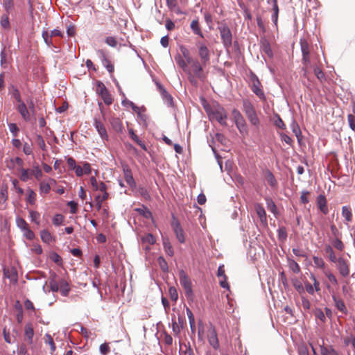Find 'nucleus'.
Wrapping results in <instances>:
<instances>
[{
    "label": "nucleus",
    "instance_id": "nucleus-1",
    "mask_svg": "<svg viewBox=\"0 0 355 355\" xmlns=\"http://www.w3.org/2000/svg\"><path fill=\"white\" fill-rule=\"evenodd\" d=\"M209 117L211 120H216L222 125H227L226 119L227 118L225 109L219 105L212 107L208 112Z\"/></svg>",
    "mask_w": 355,
    "mask_h": 355
},
{
    "label": "nucleus",
    "instance_id": "nucleus-2",
    "mask_svg": "<svg viewBox=\"0 0 355 355\" xmlns=\"http://www.w3.org/2000/svg\"><path fill=\"white\" fill-rule=\"evenodd\" d=\"M180 283L184 288L186 296L189 298L192 297L193 293L192 289V283L188 275L184 270H180L179 272Z\"/></svg>",
    "mask_w": 355,
    "mask_h": 355
},
{
    "label": "nucleus",
    "instance_id": "nucleus-3",
    "mask_svg": "<svg viewBox=\"0 0 355 355\" xmlns=\"http://www.w3.org/2000/svg\"><path fill=\"white\" fill-rule=\"evenodd\" d=\"M188 64L190 65L191 71L195 77L199 79L203 78V67L205 65H203L201 61L200 62L198 60L193 58L188 62Z\"/></svg>",
    "mask_w": 355,
    "mask_h": 355
},
{
    "label": "nucleus",
    "instance_id": "nucleus-4",
    "mask_svg": "<svg viewBox=\"0 0 355 355\" xmlns=\"http://www.w3.org/2000/svg\"><path fill=\"white\" fill-rule=\"evenodd\" d=\"M198 55L203 65H207L210 60V51L208 47L201 42L196 43Z\"/></svg>",
    "mask_w": 355,
    "mask_h": 355
},
{
    "label": "nucleus",
    "instance_id": "nucleus-5",
    "mask_svg": "<svg viewBox=\"0 0 355 355\" xmlns=\"http://www.w3.org/2000/svg\"><path fill=\"white\" fill-rule=\"evenodd\" d=\"M96 90V93L101 96L106 105H110L112 103L111 95L103 83L98 82Z\"/></svg>",
    "mask_w": 355,
    "mask_h": 355
},
{
    "label": "nucleus",
    "instance_id": "nucleus-6",
    "mask_svg": "<svg viewBox=\"0 0 355 355\" xmlns=\"http://www.w3.org/2000/svg\"><path fill=\"white\" fill-rule=\"evenodd\" d=\"M218 29L225 46H230L232 45V37L230 28L227 26H221Z\"/></svg>",
    "mask_w": 355,
    "mask_h": 355
},
{
    "label": "nucleus",
    "instance_id": "nucleus-7",
    "mask_svg": "<svg viewBox=\"0 0 355 355\" xmlns=\"http://www.w3.org/2000/svg\"><path fill=\"white\" fill-rule=\"evenodd\" d=\"M251 89L260 99H265V94L261 88V84L257 76L252 78Z\"/></svg>",
    "mask_w": 355,
    "mask_h": 355
},
{
    "label": "nucleus",
    "instance_id": "nucleus-8",
    "mask_svg": "<svg viewBox=\"0 0 355 355\" xmlns=\"http://www.w3.org/2000/svg\"><path fill=\"white\" fill-rule=\"evenodd\" d=\"M301 50L302 53V61L306 67L304 69V74H306L307 71V68L309 67L311 64L310 58H309V45L306 42L301 41Z\"/></svg>",
    "mask_w": 355,
    "mask_h": 355
},
{
    "label": "nucleus",
    "instance_id": "nucleus-9",
    "mask_svg": "<svg viewBox=\"0 0 355 355\" xmlns=\"http://www.w3.org/2000/svg\"><path fill=\"white\" fill-rule=\"evenodd\" d=\"M172 227L173 229V231L175 234L176 238L181 243H183L185 242V236L183 232V230L177 220H173V221L171 223Z\"/></svg>",
    "mask_w": 355,
    "mask_h": 355
},
{
    "label": "nucleus",
    "instance_id": "nucleus-10",
    "mask_svg": "<svg viewBox=\"0 0 355 355\" xmlns=\"http://www.w3.org/2000/svg\"><path fill=\"white\" fill-rule=\"evenodd\" d=\"M16 110L19 112L22 119L26 121L31 119L30 111L24 101L15 105Z\"/></svg>",
    "mask_w": 355,
    "mask_h": 355
},
{
    "label": "nucleus",
    "instance_id": "nucleus-11",
    "mask_svg": "<svg viewBox=\"0 0 355 355\" xmlns=\"http://www.w3.org/2000/svg\"><path fill=\"white\" fill-rule=\"evenodd\" d=\"M208 342L209 345L214 349H218L219 348V341L218 339L216 329L211 327L209 329L207 335Z\"/></svg>",
    "mask_w": 355,
    "mask_h": 355
},
{
    "label": "nucleus",
    "instance_id": "nucleus-12",
    "mask_svg": "<svg viewBox=\"0 0 355 355\" xmlns=\"http://www.w3.org/2000/svg\"><path fill=\"white\" fill-rule=\"evenodd\" d=\"M339 272L343 277H347L349 275V268L348 263L343 258H339L336 262Z\"/></svg>",
    "mask_w": 355,
    "mask_h": 355
},
{
    "label": "nucleus",
    "instance_id": "nucleus-13",
    "mask_svg": "<svg viewBox=\"0 0 355 355\" xmlns=\"http://www.w3.org/2000/svg\"><path fill=\"white\" fill-rule=\"evenodd\" d=\"M94 127L96 129L101 139L107 141L108 135L104 125L100 121L95 119Z\"/></svg>",
    "mask_w": 355,
    "mask_h": 355
},
{
    "label": "nucleus",
    "instance_id": "nucleus-14",
    "mask_svg": "<svg viewBox=\"0 0 355 355\" xmlns=\"http://www.w3.org/2000/svg\"><path fill=\"white\" fill-rule=\"evenodd\" d=\"M73 171H75V173L77 176L80 177L83 174H89L91 173L92 169L90 164L87 162H85L83 164V167L79 165H77L73 169Z\"/></svg>",
    "mask_w": 355,
    "mask_h": 355
},
{
    "label": "nucleus",
    "instance_id": "nucleus-15",
    "mask_svg": "<svg viewBox=\"0 0 355 355\" xmlns=\"http://www.w3.org/2000/svg\"><path fill=\"white\" fill-rule=\"evenodd\" d=\"M317 205L318 209L324 214L328 213L326 198L323 195H320L317 198Z\"/></svg>",
    "mask_w": 355,
    "mask_h": 355
},
{
    "label": "nucleus",
    "instance_id": "nucleus-16",
    "mask_svg": "<svg viewBox=\"0 0 355 355\" xmlns=\"http://www.w3.org/2000/svg\"><path fill=\"white\" fill-rule=\"evenodd\" d=\"M124 173V178L127 184L132 188H134L136 187L135 181L132 177L131 171L126 168L123 169Z\"/></svg>",
    "mask_w": 355,
    "mask_h": 355
},
{
    "label": "nucleus",
    "instance_id": "nucleus-17",
    "mask_svg": "<svg viewBox=\"0 0 355 355\" xmlns=\"http://www.w3.org/2000/svg\"><path fill=\"white\" fill-rule=\"evenodd\" d=\"M51 183H55L53 179L49 178L48 181H42L40 184V191L42 193H48L51 190Z\"/></svg>",
    "mask_w": 355,
    "mask_h": 355
},
{
    "label": "nucleus",
    "instance_id": "nucleus-18",
    "mask_svg": "<svg viewBox=\"0 0 355 355\" xmlns=\"http://www.w3.org/2000/svg\"><path fill=\"white\" fill-rule=\"evenodd\" d=\"M265 179L267 181L268 184L272 188H275L277 185V182L272 173V172L269 170H266L265 171Z\"/></svg>",
    "mask_w": 355,
    "mask_h": 355
},
{
    "label": "nucleus",
    "instance_id": "nucleus-19",
    "mask_svg": "<svg viewBox=\"0 0 355 355\" xmlns=\"http://www.w3.org/2000/svg\"><path fill=\"white\" fill-rule=\"evenodd\" d=\"M24 334L30 344L33 343L34 330L32 324L28 323L25 326Z\"/></svg>",
    "mask_w": 355,
    "mask_h": 355
},
{
    "label": "nucleus",
    "instance_id": "nucleus-20",
    "mask_svg": "<svg viewBox=\"0 0 355 355\" xmlns=\"http://www.w3.org/2000/svg\"><path fill=\"white\" fill-rule=\"evenodd\" d=\"M18 171L20 173L19 178L21 181L27 182L31 178V170L19 168Z\"/></svg>",
    "mask_w": 355,
    "mask_h": 355
},
{
    "label": "nucleus",
    "instance_id": "nucleus-21",
    "mask_svg": "<svg viewBox=\"0 0 355 355\" xmlns=\"http://www.w3.org/2000/svg\"><path fill=\"white\" fill-rule=\"evenodd\" d=\"M333 300L334 302L335 306L337 308L338 310H339L343 313H347V309L345 305V303L340 298H338L334 295Z\"/></svg>",
    "mask_w": 355,
    "mask_h": 355
},
{
    "label": "nucleus",
    "instance_id": "nucleus-22",
    "mask_svg": "<svg viewBox=\"0 0 355 355\" xmlns=\"http://www.w3.org/2000/svg\"><path fill=\"white\" fill-rule=\"evenodd\" d=\"M98 53L102 58L103 64L106 67V69L110 73H112L114 71V66L111 64L110 60L105 57V55L103 51H99Z\"/></svg>",
    "mask_w": 355,
    "mask_h": 355
},
{
    "label": "nucleus",
    "instance_id": "nucleus-23",
    "mask_svg": "<svg viewBox=\"0 0 355 355\" xmlns=\"http://www.w3.org/2000/svg\"><path fill=\"white\" fill-rule=\"evenodd\" d=\"M40 237L42 241L46 243H51L53 241V238L49 231L43 230L40 232Z\"/></svg>",
    "mask_w": 355,
    "mask_h": 355
},
{
    "label": "nucleus",
    "instance_id": "nucleus-24",
    "mask_svg": "<svg viewBox=\"0 0 355 355\" xmlns=\"http://www.w3.org/2000/svg\"><path fill=\"white\" fill-rule=\"evenodd\" d=\"M62 295L63 296H67L69 293V291H70V288H69V284L67 282L66 280L64 279H62L60 281V288H59Z\"/></svg>",
    "mask_w": 355,
    "mask_h": 355
},
{
    "label": "nucleus",
    "instance_id": "nucleus-25",
    "mask_svg": "<svg viewBox=\"0 0 355 355\" xmlns=\"http://www.w3.org/2000/svg\"><path fill=\"white\" fill-rule=\"evenodd\" d=\"M320 353L322 355H338V352L331 346L320 345Z\"/></svg>",
    "mask_w": 355,
    "mask_h": 355
},
{
    "label": "nucleus",
    "instance_id": "nucleus-26",
    "mask_svg": "<svg viewBox=\"0 0 355 355\" xmlns=\"http://www.w3.org/2000/svg\"><path fill=\"white\" fill-rule=\"evenodd\" d=\"M163 245L166 254L170 257L173 256V249L168 239H163Z\"/></svg>",
    "mask_w": 355,
    "mask_h": 355
},
{
    "label": "nucleus",
    "instance_id": "nucleus-27",
    "mask_svg": "<svg viewBox=\"0 0 355 355\" xmlns=\"http://www.w3.org/2000/svg\"><path fill=\"white\" fill-rule=\"evenodd\" d=\"M175 60L180 67H181L184 71H188V62L186 60H184L180 55L175 57Z\"/></svg>",
    "mask_w": 355,
    "mask_h": 355
},
{
    "label": "nucleus",
    "instance_id": "nucleus-28",
    "mask_svg": "<svg viewBox=\"0 0 355 355\" xmlns=\"http://www.w3.org/2000/svg\"><path fill=\"white\" fill-rule=\"evenodd\" d=\"M243 110L246 115L250 114L255 112L254 106L252 103L249 100H244L243 103Z\"/></svg>",
    "mask_w": 355,
    "mask_h": 355
},
{
    "label": "nucleus",
    "instance_id": "nucleus-29",
    "mask_svg": "<svg viewBox=\"0 0 355 355\" xmlns=\"http://www.w3.org/2000/svg\"><path fill=\"white\" fill-rule=\"evenodd\" d=\"M11 96L15 99L14 105L23 101L19 89L15 87L12 88Z\"/></svg>",
    "mask_w": 355,
    "mask_h": 355
},
{
    "label": "nucleus",
    "instance_id": "nucleus-30",
    "mask_svg": "<svg viewBox=\"0 0 355 355\" xmlns=\"http://www.w3.org/2000/svg\"><path fill=\"white\" fill-rule=\"evenodd\" d=\"M342 215L345 218L346 222H349L352 219V214L349 207L344 206L342 208Z\"/></svg>",
    "mask_w": 355,
    "mask_h": 355
},
{
    "label": "nucleus",
    "instance_id": "nucleus-31",
    "mask_svg": "<svg viewBox=\"0 0 355 355\" xmlns=\"http://www.w3.org/2000/svg\"><path fill=\"white\" fill-rule=\"evenodd\" d=\"M44 342L46 344L49 345V346L51 347V354H53L55 351L56 347H55V345L53 340V338L51 337V336L50 334H45Z\"/></svg>",
    "mask_w": 355,
    "mask_h": 355
},
{
    "label": "nucleus",
    "instance_id": "nucleus-32",
    "mask_svg": "<svg viewBox=\"0 0 355 355\" xmlns=\"http://www.w3.org/2000/svg\"><path fill=\"white\" fill-rule=\"evenodd\" d=\"M261 49L263 53L267 55L269 58H272L273 56L272 49L268 42L265 41L263 42Z\"/></svg>",
    "mask_w": 355,
    "mask_h": 355
},
{
    "label": "nucleus",
    "instance_id": "nucleus-33",
    "mask_svg": "<svg viewBox=\"0 0 355 355\" xmlns=\"http://www.w3.org/2000/svg\"><path fill=\"white\" fill-rule=\"evenodd\" d=\"M191 28L193 31V33L201 37H203V35L202 31H200V28L199 27L198 21L196 20H193L191 23Z\"/></svg>",
    "mask_w": 355,
    "mask_h": 355
},
{
    "label": "nucleus",
    "instance_id": "nucleus-34",
    "mask_svg": "<svg viewBox=\"0 0 355 355\" xmlns=\"http://www.w3.org/2000/svg\"><path fill=\"white\" fill-rule=\"evenodd\" d=\"M255 209H256L257 214L259 216V217L260 218L261 220V221H263V220H266V213L264 208L260 205H257L255 207Z\"/></svg>",
    "mask_w": 355,
    "mask_h": 355
},
{
    "label": "nucleus",
    "instance_id": "nucleus-35",
    "mask_svg": "<svg viewBox=\"0 0 355 355\" xmlns=\"http://www.w3.org/2000/svg\"><path fill=\"white\" fill-rule=\"evenodd\" d=\"M180 51L182 54L183 58L187 60V62L193 59V58L190 55L189 49L186 46L182 45L180 46Z\"/></svg>",
    "mask_w": 355,
    "mask_h": 355
},
{
    "label": "nucleus",
    "instance_id": "nucleus-36",
    "mask_svg": "<svg viewBox=\"0 0 355 355\" xmlns=\"http://www.w3.org/2000/svg\"><path fill=\"white\" fill-rule=\"evenodd\" d=\"M325 252L329 255V258L331 261L336 263L338 259H337L336 256L335 255L334 250L332 248L330 245H327L325 247Z\"/></svg>",
    "mask_w": 355,
    "mask_h": 355
},
{
    "label": "nucleus",
    "instance_id": "nucleus-37",
    "mask_svg": "<svg viewBox=\"0 0 355 355\" xmlns=\"http://www.w3.org/2000/svg\"><path fill=\"white\" fill-rule=\"evenodd\" d=\"M29 217L32 222L35 223L37 225H40V214L37 211H34V210H31L29 211Z\"/></svg>",
    "mask_w": 355,
    "mask_h": 355
},
{
    "label": "nucleus",
    "instance_id": "nucleus-38",
    "mask_svg": "<svg viewBox=\"0 0 355 355\" xmlns=\"http://www.w3.org/2000/svg\"><path fill=\"white\" fill-rule=\"evenodd\" d=\"M235 123L241 133L243 134L247 132L246 123L244 119L235 122Z\"/></svg>",
    "mask_w": 355,
    "mask_h": 355
},
{
    "label": "nucleus",
    "instance_id": "nucleus-39",
    "mask_svg": "<svg viewBox=\"0 0 355 355\" xmlns=\"http://www.w3.org/2000/svg\"><path fill=\"white\" fill-rule=\"evenodd\" d=\"M64 220V217L62 214H58L53 216L52 222L55 226H60L63 223Z\"/></svg>",
    "mask_w": 355,
    "mask_h": 355
},
{
    "label": "nucleus",
    "instance_id": "nucleus-40",
    "mask_svg": "<svg viewBox=\"0 0 355 355\" xmlns=\"http://www.w3.org/2000/svg\"><path fill=\"white\" fill-rule=\"evenodd\" d=\"M250 122L253 125H258L259 124V120L257 116L256 111L253 113L246 115Z\"/></svg>",
    "mask_w": 355,
    "mask_h": 355
},
{
    "label": "nucleus",
    "instance_id": "nucleus-41",
    "mask_svg": "<svg viewBox=\"0 0 355 355\" xmlns=\"http://www.w3.org/2000/svg\"><path fill=\"white\" fill-rule=\"evenodd\" d=\"M250 122L253 125H258L259 124V120L257 116L256 111L253 113L246 115Z\"/></svg>",
    "mask_w": 355,
    "mask_h": 355
},
{
    "label": "nucleus",
    "instance_id": "nucleus-42",
    "mask_svg": "<svg viewBox=\"0 0 355 355\" xmlns=\"http://www.w3.org/2000/svg\"><path fill=\"white\" fill-rule=\"evenodd\" d=\"M112 125L115 131L121 132L123 130L122 123L118 119H114L112 121Z\"/></svg>",
    "mask_w": 355,
    "mask_h": 355
},
{
    "label": "nucleus",
    "instance_id": "nucleus-43",
    "mask_svg": "<svg viewBox=\"0 0 355 355\" xmlns=\"http://www.w3.org/2000/svg\"><path fill=\"white\" fill-rule=\"evenodd\" d=\"M31 174L33 175L37 180H40L42 177V171L38 166H34L31 170Z\"/></svg>",
    "mask_w": 355,
    "mask_h": 355
},
{
    "label": "nucleus",
    "instance_id": "nucleus-44",
    "mask_svg": "<svg viewBox=\"0 0 355 355\" xmlns=\"http://www.w3.org/2000/svg\"><path fill=\"white\" fill-rule=\"evenodd\" d=\"M1 26L6 29H8L10 28V21L8 15L4 14L1 16Z\"/></svg>",
    "mask_w": 355,
    "mask_h": 355
},
{
    "label": "nucleus",
    "instance_id": "nucleus-45",
    "mask_svg": "<svg viewBox=\"0 0 355 355\" xmlns=\"http://www.w3.org/2000/svg\"><path fill=\"white\" fill-rule=\"evenodd\" d=\"M168 293H169V296H170V298L171 300H173L174 302H176L178 300V293L177 289L175 287H173V286L170 287L168 289Z\"/></svg>",
    "mask_w": 355,
    "mask_h": 355
},
{
    "label": "nucleus",
    "instance_id": "nucleus-46",
    "mask_svg": "<svg viewBox=\"0 0 355 355\" xmlns=\"http://www.w3.org/2000/svg\"><path fill=\"white\" fill-rule=\"evenodd\" d=\"M36 144L42 150H46V146L45 144V141H44L43 137L40 135H36Z\"/></svg>",
    "mask_w": 355,
    "mask_h": 355
},
{
    "label": "nucleus",
    "instance_id": "nucleus-47",
    "mask_svg": "<svg viewBox=\"0 0 355 355\" xmlns=\"http://www.w3.org/2000/svg\"><path fill=\"white\" fill-rule=\"evenodd\" d=\"M42 37L44 40V42L46 43V44L48 46H51L53 45V43H52V37H51V35H49L48 32L45 30H44L42 31Z\"/></svg>",
    "mask_w": 355,
    "mask_h": 355
},
{
    "label": "nucleus",
    "instance_id": "nucleus-48",
    "mask_svg": "<svg viewBox=\"0 0 355 355\" xmlns=\"http://www.w3.org/2000/svg\"><path fill=\"white\" fill-rule=\"evenodd\" d=\"M16 223L17 227L22 231L28 227L26 221L22 218H17Z\"/></svg>",
    "mask_w": 355,
    "mask_h": 355
},
{
    "label": "nucleus",
    "instance_id": "nucleus-49",
    "mask_svg": "<svg viewBox=\"0 0 355 355\" xmlns=\"http://www.w3.org/2000/svg\"><path fill=\"white\" fill-rule=\"evenodd\" d=\"M33 144L28 142H25L23 145V152L26 155H31L33 154Z\"/></svg>",
    "mask_w": 355,
    "mask_h": 355
},
{
    "label": "nucleus",
    "instance_id": "nucleus-50",
    "mask_svg": "<svg viewBox=\"0 0 355 355\" xmlns=\"http://www.w3.org/2000/svg\"><path fill=\"white\" fill-rule=\"evenodd\" d=\"M314 266L318 268H323L324 267V262L321 257L314 256L313 257Z\"/></svg>",
    "mask_w": 355,
    "mask_h": 355
},
{
    "label": "nucleus",
    "instance_id": "nucleus-51",
    "mask_svg": "<svg viewBox=\"0 0 355 355\" xmlns=\"http://www.w3.org/2000/svg\"><path fill=\"white\" fill-rule=\"evenodd\" d=\"M142 241L150 245H153L155 243V239L151 234H148L144 236L141 239Z\"/></svg>",
    "mask_w": 355,
    "mask_h": 355
},
{
    "label": "nucleus",
    "instance_id": "nucleus-52",
    "mask_svg": "<svg viewBox=\"0 0 355 355\" xmlns=\"http://www.w3.org/2000/svg\"><path fill=\"white\" fill-rule=\"evenodd\" d=\"M24 236L28 240H33L35 238V234L28 227L25 230H22Z\"/></svg>",
    "mask_w": 355,
    "mask_h": 355
},
{
    "label": "nucleus",
    "instance_id": "nucleus-53",
    "mask_svg": "<svg viewBox=\"0 0 355 355\" xmlns=\"http://www.w3.org/2000/svg\"><path fill=\"white\" fill-rule=\"evenodd\" d=\"M278 237L279 240L284 241L287 237L286 230L284 227H281L277 230Z\"/></svg>",
    "mask_w": 355,
    "mask_h": 355
},
{
    "label": "nucleus",
    "instance_id": "nucleus-54",
    "mask_svg": "<svg viewBox=\"0 0 355 355\" xmlns=\"http://www.w3.org/2000/svg\"><path fill=\"white\" fill-rule=\"evenodd\" d=\"M9 130L12 134L14 137H17L19 132V129L16 125V123H11L8 124Z\"/></svg>",
    "mask_w": 355,
    "mask_h": 355
},
{
    "label": "nucleus",
    "instance_id": "nucleus-55",
    "mask_svg": "<svg viewBox=\"0 0 355 355\" xmlns=\"http://www.w3.org/2000/svg\"><path fill=\"white\" fill-rule=\"evenodd\" d=\"M99 351L102 355H107L110 351V347L107 343L101 344L99 347Z\"/></svg>",
    "mask_w": 355,
    "mask_h": 355
},
{
    "label": "nucleus",
    "instance_id": "nucleus-56",
    "mask_svg": "<svg viewBox=\"0 0 355 355\" xmlns=\"http://www.w3.org/2000/svg\"><path fill=\"white\" fill-rule=\"evenodd\" d=\"M3 5L7 12L11 10L14 6L12 0H3Z\"/></svg>",
    "mask_w": 355,
    "mask_h": 355
},
{
    "label": "nucleus",
    "instance_id": "nucleus-57",
    "mask_svg": "<svg viewBox=\"0 0 355 355\" xmlns=\"http://www.w3.org/2000/svg\"><path fill=\"white\" fill-rule=\"evenodd\" d=\"M166 5L170 10L176 11L177 0H166Z\"/></svg>",
    "mask_w": 355,
    "mask_h": 355
},
{
    "label": "nucleus",
    "instance_id": "nucleus-58",
    "mask_svg": "<svg viewBox=\"0 0 355 355\" xmlns=\"http://www.w3.org/2000/svg\"><path fill=\"white\" fill-rule=\"evenodd\" d=\"M232 117L234 120V122H236L238 121H240V120L244 119L243 116H242V114H241V112L236 109H234L232 110Z\"/></svg>",
    "mask_w": 355,
    "mask_h": 355
},
{
    "label": "nucleus",
    "instance_id": "nucleus-59",
    "mask_svg": "<svg viewBox=\"0 0 355 355\" xmlns=\"http://www.w3.org/2000/svg\"><path fill=\"white\" fill-rule=\"evenodd\" d=\"M314 73L316 76V77L320 80H322L324 78V74L322 72V71L318 67H315L313 69Z\"/></svg>",
    "mask_w": 355,
    "mask_h": 355
},
{
    "label": "nucleus",
    "instance_id": "nucleus-60",
    "mask_svg": "<svg viewBox=\"0 0 355 355\" xmlns=\"http://www.w3.org/2000/svg\"><path fill=\"white\" fill-rule=\"evenodd\" d=\"M333 245L334 248H336V249H338V250H340V251H342L344 248V245H343V242L338 239H336L333 241Z\"/></svg>",
    "mask_w": 355,
    "mask_h": 355
},
{
    "label": "nucleus",
    "instance_id": "nucleus-61",
    "mask_svg": "<svg viewBox=\"0 0 355 355\" xmlns=\"http://www.w3.org/2000/svg\"><path fill=\"white\" fill-rule=\"evenodd\" d=\"M105 42L112 47H115L117 44V41L114 37H107L105 39Z\"/></svg>",
    "mask_w": 355,
    "mask_h": 355
},
{
    "label": "nucleus",
    "instance_id": "nucleus-62",
    "mask_svg": "<svg viewBox=\"0 0 355 355\" xmlns=\"http://www.w3.org/2000/svg\"><path fill=\"white\" fill-rule=\"evenodd\" d=\"M290 267L295 273H299L300 272V266L295 261H291L290 262Z\"/></svg>",
    "mask_w": 355,
    "mask_h": 355
},
{
    "label": "nucleus",
    "instance_id": "nucleus-63",
    "mask_svg": "<svg viewBox=\"0 0 355 355\" xmlns=\"http://www.w3.org/2000/svg\"><path fill=\"white\" fill-rule=\"evenodd\" d=\"M325 275H326V276H327V277L328 280H329L331 283H332V284H335V285H336V284H338V281H337V279H336V277H335V275H333L331 272H325Z\"/></svg>",
    "mask_w": 355,
    "mask_h": 355
},
{
    "label": "nucleus",
    "instance_id": "nucleus-64",
    "mask_svg": "<svg viewBox=\"0 0 355 355\" xmlns=\"http://www.w3.org/2000/svg\"><path fill=\"white\" fill-rule=\"evenodd\" d=\"M347 118L350 128L355 131V116L352 114H349Z\"/></svg>",
    "mask_w": 355,
    "mask_h": 355
}]
</instances>
